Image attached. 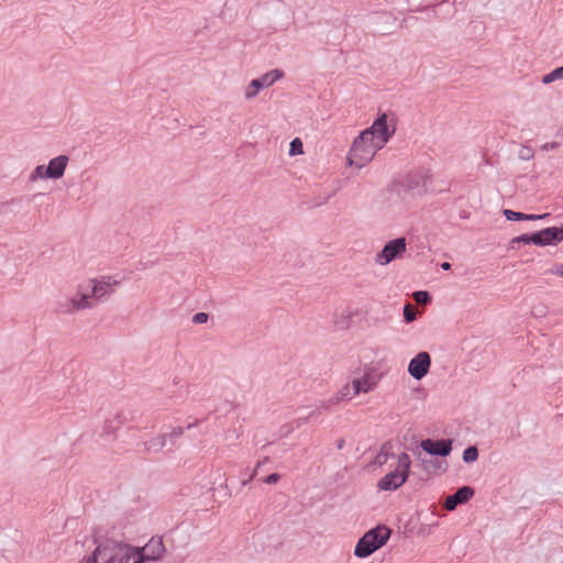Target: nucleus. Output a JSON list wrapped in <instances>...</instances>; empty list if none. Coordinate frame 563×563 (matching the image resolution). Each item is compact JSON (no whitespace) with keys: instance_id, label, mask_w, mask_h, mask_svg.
<instances>
[{"instance_id":"30","label":"nucleus","mask_w":563,"mask_h":563,"mask_svg":"<svg viewBox=\"0 0 563 563\" xmlns=\"http://www.w3.org/2000/svg\"><path fill=\"white\" fill-rule=\"evenodd\" d=\"M279 479V475L276 474V473H273L271 475H268L267 477L264 478V483L266 484H275L277 483Z\"/></svg>"},{"instance_id":"22","label":"nucleus","mask_w":563,"mask_h":563,"mask_svg":"<svg viewBox=\"0 0 563 563\" xmlns=\"http://www.w3.org/2000/svg\"><path fill=\"white\" fill-rule=\"evenodd\" d=\"M478 459V450L476 446H468L463 452V461L465 463H473Z\"/></svg>"},{"instance_id":"11","label":"nucleus","mask_w":563,"mask_h":563,"mask_svg":"<svg viewBox=\"0 0 563 563\" xmlns=\"http://www.w3.org/2000/svg\"><path fill=\"white\" fill-rule=\"evenodd\" d=\"M283 77L284 73L280 69H272L261 77L253 79L249 84V98L256 96L261 89L273 86Z\"/></svg>"},{"instance_id":"36","label":"nucleus","mask_w":563,"mask_h":563,"mask_svg":"<svg viewBox=\"0 0 563 563\" xmlns=\"http://www.w3.org/2000/svg\"><path fill=\"white\" fill-rule=\"evenodd\" d=\"M344 444H345L344 439H339V440L336 441V448H338L339 450L343 449V448H344Z\"/></svg>"},{"instance_id":"8","label":"nucleus","mask_w":563,"mask_h":563,"mask_svg":"<svg viewBox=\"0 0 563 563\" xmlns=\"http://www.w3.org/2000/svg\"><path fill=\"white\" fill-rule=\"evenodd\" d=\"M228 478H225L224 473L221 468H211L208 473V482L207 483H198L200 485V495L205 492H213L218 493L221 496H227L228 492Z\"/></svg>"},{"instance_id":"2","label":"nucleus","mask_w":563,"mask_h":563,"mask_svg":"<svg viewBox=\"0 0 563 563\" xmlns=\"http://www.w3.org/2000/svg\"><path fill=\"white\" fill-rule=\"evenodd\" d=\"M97 547L85 563H137L140 556L133 559L132 547L121 541L107 539L96 541Z\"/></svg>"},{"instance_id":"14","label":"nucleus","mask_w":563,"mask_h":563,"mask_svg":"<svg viewBox=\"0 0 563 563\" xmlns=\"http://www.w3.org/2000/svg\"><path fill=\"white\" fill-rule=\"evenodd\" d=\"M474 496V489L470 486H463L455 494L448 496L444 503L446 510L452 511L459 504L468 501Z\"/></svg>"},{"instance_id":"28","label":"nucleus","mask_w":563,"mask_h":563,"mask_svg":"<svg viewBox=\"0 0 563 563\" xmlns=\"http://www.w3.org/2000/svg\"><path fill=\"white\" fill-rule=\"evenodd\" d=\"M209 319L208 313L206 312H197L192 316V322L196 324L206 323Z\"/></svg>"},{"instance_id":"3","label":"nucleus","mask_w":563,"mask_h":563,"mask_svg":"<svg viewBox=\"0 0 563 563\" xmlns=\"http://www.w3.org/2000/svg\"><path fill=\"white\" fill-rule=\"evenodd\" d=\"M390 533V529L385 526L371 529L356 543L354 555L361 559L369 556L388 541Z\"/></svg>"},{"instance_id":"27","label":"nucleus","mask_w":563,"mask_h":563,"mask_svg":"<svg viewBox=\"0 0 563 563\" xmlns=\"http://www.w3.org/2000/svg\"><path fill=\"white\" fill-rule=\"evenodd\" d=\"M429 294L427 291H422V290H419V291H415L413 292V299L418 302V303H427L429 301Z\"/></svg>"},{"instance_id":"23","label":"nucleus","mask_w":563,"mask_h":563,"mask_svg":"<svg viewBox=\"0 0 563 563\" xmlns=\"http://www.w3.org/2000/svg\"><path fill=\"white\" fill-rule=\"evenodd\" d=\"M302 153H303V150H302L301 140L299 137L294 139L289 145V155L295 156V155H299Z\"/></svg>"},{"instance_id":"25","label":"nucleus","mask_w":563,"mask_h":563,"mask_svg":"<svg viewBox=\"0 0 563 563\" xmlns=\"http://www.w3.org/2000/svg\"><path fill=\"white\" fill-rule=\"evenodd\" d=\"M404 318L407 322H412L417 318V310L410 303L404 308Z\"/></svg>"},{"instance_id":"5","label":"nucleus","mask_w":563,"mask_h":563,"mask_svg":"<svg viewBox=\"0 0 563 563\" xmlns=\"http://www.w3.org/2000/svg\"><path fill=\"white\" fill-rule=\"evenodd\" d=\"M85 283L87 285V291H90L95 303L112 295L115 287L119 285V282L110 276L102 277L101 279H89Z\"/></svg>"},{"instance_id":"7","label":"nucleus","mask_w":563,"mask_h":563,"mask_svg":"<svg viewBox=\"0 0 563 563\" xmlns=\"http://www.w3.org/2000/svg\"><path fill=\"white\" fill-rule=\"evenodd\" d=\"M164 552L165 547L162 539L156 538H152L142 549L132 548L133 559L140 556V560H136L137 563L159 560Z\"/></svg>"},{"instance_id":"10","label":"nucleus","mask_w":563,"mask_h":563,"mask_svg":"<svg viewBox=\"0 0 563 563\" xmlns=\"http://www.w3.org/2000/svg\"><path fill=\"white\" fill-rule=\"evenodd\" d=\"M431 367V356L428 352H419L408 364V373L416 380L427 376Z\"/></svg>"},{"instance_id":"4","label":"nucleus","mask_w":563,"mask_h":563,"mask_svg":"<svg viewBox=\"0 0 563 563\" xmlns=\"http://www.w3.org/2000/svg\"><path fill=\"white\" fill-rule=\"evenodd\" d=\"M411 460L407 453L398 455L397 467L382 477L377 487L380 490H396L406 483L410 472Z\"/></svg>"},{"instance_id":"37","label":"nucleus","mask_w":563,"mask_h":563,"mask_svg":"<svg viewBox=\"0 0 563 563\" xmlns=\"http://www.w3.org/2000/svg\"><path fill=\"white\" fill-rule=\"evenodd\" d=\"M441 268L444 271H449L451 268V264L449 262H443L441 264Z\"/></svg>"},{"instance_id":"24","label":"nucleus","mask_w":563,"mask_h":563,"mask_svg":"<svg viewBox=\"0 0 563 563\" xmlns=\"http://www.w3.org/2000/svg\"><path fill=\"white\" fill-rule=\"evenodd\" d=\"M504 216L508 221H522L525 218H527V213L517 212L509 209L504 210Z\"/></svg>"},{"instance_id":"29","label":"nucleus","mask_w":563,"mask_h":563,"mask_svg":"<svg viewBox=\"0 0 563 563\" xmlns=\"http://www.w3.org/2000/svg\"><path fill=\"white\" fill-rule=\"evenodd\" d=\"M530 243L538 245V246H544L540 231L530 234Z\"/></svg>"},{"instance_id":"33","label":"nucleus","mask_w":563,"mask_h":563,"mask_svg":"<svg viewBox=\"0 0 563 563\" xmlns=\"http://www.w3.org/2000/svg\"><path fill=\"white\" fill-rule=\"evenodd\" d=\"M559 146L558 142H548L542 145L543 151H552L555 150Z\"/></svg>"},{"instance_id":"9","label":"nucleus","mask_w":563,"mask_h":563,"mask_svg":"<svg viewBox=\"0 0 563 563\" xmlns=\"http://www.w3.org/2000/svg\"><path fill=\"white\" fill-rule=\"evenodd\" d=\"M93 306L95 301L91 294L87 291L86 283H82L79 285L77 294L70 299L69 303L60 310L64 313H73L78 310L92 308Z\"/></svg>"},{"instance_id":"20","label":"nucleus","mask_w":563,"mask_h":563,"mask_svg":"<svg viewBox=\"0 0 563 563\" xmlns=\"http://www.w3.org/2000/svg\"><path fill=\"white\" fill-rule=\"evenodd\" d=\"M560 79H563V66H560V67L553 69L552 71L545 74L542 77V82L544 85H550V84L554 82L555 80H560Z\"/></svg>"},{"instance_id":"12","label":"nucleus","mask_w":563,"mask_h":563,"mask_svg":"<svg viewBox=\"0 0 563 563\" xmlns=\"http://www.w3.org/2000/svg\"><path fill=\"white\" fill-rule=\"evenodd\" d=\"M420 446L428 454L448 456L452 451V441L426 439L420 442Z\"/></svg>"},{"instance_id":"17","label":"nucleus","mask_w":563,"mask_h":563,"mask_svg":"<svg viewBox=\"0 0 563 563\" xmlns=\"http://www.w3.org/2000/svg\"><path fill=\"white\" fill-rule=\"evenodd\" d=\"M352 387H354L352 382L345 384L344 386H342V388L339 389L333 395V397L331 398L330 402L332 405H338L339 402H341L343 400H350L353 397H355L357 395V393H355V390Z\"/></svg>"},{"instance_id":"35","label":"nucleus","mask_w":563,"mask_h":563,"mask_svg":"<svg viewBox=\"0 0 563 563\" xmlns=\"http://www.w3.org/2000/svg\"><path fill=\"white\" fill-rule=\"evenodd\" d=\"M552 274L563 277V264L556 265L551 271Z\"/></svg>"},{"instance_id":"31","label":"nucleus","mask_w":563,"mask_h":563,"mask_svg":"<svg viewBox=\"0 0 563 563\" xmlns=\"http://www.w3.org/2000/svg\"><path fill=\"white\" fill-rule=\"evenodd\" d=\"M549 216V213H543V214H527V218H525V220L527 221H533V220H541V219H544Z\"/></svg>"},{"instance_id":"18","label":"nucleus","mask_w":563,"mask_h":563,"mask_svg":"<svg viewBox=\"0 0 563 563\" xmlns=\"http://www.w3.org/2000/svg\"><path fill=\"white\" fill-rule=\"evenodd\" d=\"M167 443V434H159L143 443L147 452H159Z\"/></svg>"},{"instance_id":"38","label":"nucleus","mask_w":563,"mask_h":563,"mask_svg":"<svg viewBox=\"0 0 563 563\" xmlns=\"http://www.w3.org/2000/svg\"><path fill=\"white\" fill-rule=\"evenodd\" d=\"M197 424H198V420H196L195 422L188 423V424H187V427H186V429H188V430H189V429H191V428L196 427Z\"/></svg>"},{"instance_id":"21","label":"nucleus","mask_w":563,"mask_h":563,"mask_svg":"<svg viewBox=\"0 0 563 563\" xmlns=\"http://www.w3.org/2000/svg\"><path fill=\"white\" fill-rule=\"evenodd\" d=\"M45 173H47L46 167L44 165H38L30 174L29 180L34 183L37 179H48Z\"/></svg>"},{"instance_id":"1","label":"nucleus","mask_w":563,"mask_h":563,"mask_svg":"<svg viewBox=\"0 0 563 563\" xmlns=\"http://www.w3.org/2000/svg\"><path fill=\"white\" fill-rule=\"evenodd\" d=\"M393 134L394 129L389 130L388 126V115L379 114L369 128L354 139L346 158L347 165L356 168L365 167L387 144Z\"/></svg>"},{"instance_id":"26","label":"nucleus","mask_w":563,"mask_h":563,"mask_svg":"<svg viewBox=\"0 0 563 563\" xmlns=\"http://www.w3.org/2000/svg\"><path fill=\"white\" fill-rule=\"evenodd\" d=\"M185 428L183 427H174L172 431L167 434V441L174 443L177 439H179L184 434Z\"/></svg>"},{"instance_id":"19","label":"nucleus","mask_w":563,"mask_h":563,"mask_svg":"<svg viewBox=\"0 0 563 563\" xmlns=\"http://www.w3.org/2000/svg\"><path fill=\"white\" fill-rule=\"evenodd\" d=\"M126 420V417L123 412L117 413L113 419H108L104 422L103 431L107 434L114 433L117 429H119Z\"/></svg>"},{"instance_id":"39","label":"nucleus","mask_w":563,"mask_h":563,"mask_svg":"<svg viewBox=\"0 0 563 563\" xmlns=\"http://www.w3.org/2000/svg\"><path fill=\"white\" fill-rule=\"evenodd\" d=\"M241 485L242 486L246 485V479H241Z\"/></svg>"},{"instance_id":"13","label":"nucleus","mask_w":563,"mask_h":563,"mask_svg":"<svg viewBox=\"0 0 563 563\" xmlns=\"http://www.w3.org/2000/svg\"><path fill=\"white\" fill-rule=\"evenodd\" d=\"M69 157L67 155H58L52 158L46 166L47 178L59 179L64 176L66 167L68 165Z\"/></svg>"},{"instance_id":"34","label":"nucleus","mask_w":563,"mask_h":563,"mask_svg":"<svg viewBox=\"0 0 563 563\" xmlns=\"http://www.w3.org/2000/svg\"><path fill=\"white\" fill-rule=\"evenodd\" d=\"M520 157L523 158V159H530L532 157V153L530 151V148H523L520 153Z\"/></svg>"},{"instance_id":"32","label":"nucleus","mask_w":563,"mask_h":563,"mask_svg":"<svg viewBox=\"0 0 563 563\" xmlns=\"http://www.w3.org/2000/svg\"><path fill=\"white\" fill-rule=\"evenodd\" d=\"M515 242H522V243L529 244L530 235H528V234L519 235L512 240V243H515Z\"/></svg>"},{"instance_id":"16","label":"nucleus","mask_w":563,"mask_h":563,"mask_svg":"<svg viewBox=\"0 0 563 563\" xmlns=\"http://www.w3.org/2000/svg\"><path fill=\"white\" fill-rule=\"evenodd\" d=\"M541 238L543 241V245H555L563 241V227L556 228L551 227L543 230H540Z\"/></svg>"},{"instance_id":"15","label":"nucleus","mask_w":563,"mask_h":563,"mask_svg":"<svg viewBox=\"0 0 563 563\" xmlns=\"http://www.w3.org/2000/svg\"><path fill=\"white\" fill-rule=\"evenodd\" d=\"M352 384L354 386L352 388L358 395V394H366V393L372 391L376 387L377 382H376L375 377L371 373L365 372L361 376L355 377L352 380Z\"/></svg>"},{"instance_id":"6","label":"nucleus","mask_w":563,"mask_h":563,"mask_svg":"<svg viewBox=\"0 0 563 563\" xmlns=\"http://www.w3.org/2000/svg\"><path fill=\"white\" fill-rule=\"evenodd\" d=\"M407 250L405 238L394 239L385 244L383 250L375 255V263L385 266L391 261L400 258Z\"/></svg>"}]
</instances>
